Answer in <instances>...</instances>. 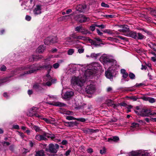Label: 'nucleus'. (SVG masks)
Returning <instances> with one entry per match:
<instances>
[{"mask_svg":"<svg viewBox=\"0 0 156 156\" xmlns=\"http://www.w3.org/2000/svg\"><path fill=\"white\" fill-rule=\"evenodd\" d=\"M70 18V15H68L67 16H63L60 18V19L62 21H66Z\"/></svg>","mask_w":156,"mask_h":156,"instance_id":"2f4dec72","label":"nucleus"},{"mask_svg":"<svg viewBox=\"0 0 156 156\" xmlns=\"http://www.w3.org/2000/svg\"><path fill=\"white\" fill-rule=\"evenodd\" d=\"M59 147V146L57 144L54 145L52 144H50L48 145V149L46 148L45 151L47 152L55 154L57 152Z\"/></svg>","mask_w":156,"mask_h":156,"instance_id":"7ed1b4c3","label":"nucleus"},{"mask_svg":"<svg viewBox=\"0 0 156 156\" xmlns=\"http://www.w3.org/2000/svg\"><path fill=\"white\" fill-rule=\"evenodd\" d=\"M148 46L151 49H153L154 51H156V48L155 47V46L153 45V43H150L148 44Z\"/></svg>","mask_w":156,"mask_h":156,"instance_id":"c9c22d12","label":"nucleus"},{"mask_svg":"<svg viewBox=\"0 0 156 156\" xmlns=\"http://www.w3.org/2000/svg\"><path fill=\"white\" fill-rule=\"evenodd\" d=\"M95 26L96 27H98L99 28H101V29H103L105 27V26H104V25L103 24L98 25H97L96 24H95Z\"/></svg>","mask_w":156,"mask_h":156,"instance_id":"49530a36","label":"nucleus"},{"mask_svg":"<svg viewBox=\"0 0 156 156\" xmlns=\"http://www.w3.org/2000/svg\"><path fill=\"white\" fill-rule=\"evenodd\" d=\"M51 80H48V81L46 83H44V85L45 86V85H47V86H50L51 84L52 83L50 81Z\"/></svg>","mask_w":156,"mask_h":156,"instance_id":"37998d69","label":"nucleus"},{"mask_svg":"<svg viewBox=\"0 0 156 156\" xmlns=\"http://www.w3.org/2000/svg\"><path fill=\"white\" fill-rule=\"evenodd\" d=\"M66 124H67L69 127H73L76 124V122H66Z\"/></svg>","mask_w":156,"mask_h":156,"instance_id":"473e14b6","label":"nucleus"},{"mask_svg":"<svg viewBox=\"0 0 156 156\" xmlns=\"http://www.w3.org/2000/svg\"><path fill=\"white\" fill-rule=\"evenodd\" d=\"M129 156H148L147 152L140 153V151H132L129 153Z\"/></svg>","mask_w":156,"mask_h":156,"instance_id":"9d476101","label":"nucleus"},{"mask_svg":"<svg viewBox=\"0 0 156 156\" xmlns=\"http://www.w3.org/2000/svg\"><path fill=\"white\" fill-rule=\"evenodd\" d=\"M9 80V77H6L3 79L0 80V86L3 83H5Z\"/></svg>","mask_w":156,"mask_h":156,"instance_id":"cd10ccee","label":"nucleus"},{"mask_svg":"<svg viewBox=\"0 0 156 156\" xmlns=\"http://www.w3.org/2000/svg\"><path fill=\"white\" fill-rule=\"evenodd\" d=\"M119 105H120L121 106L125 107H126L127 106V105L126 103L124 102L120 103V104H119Z\"/></svg>","mask_w":156,"mask_h":156,"instance_id":"0e129e2a","label":"nucleus"},{"mask_svg":"<svg viewBox=\"0 0 156 156\" xmlns=\"http://www.w3.org/2000/svg\"><path fill=\"white\" fill-rule=\"evenodd\" d=\"M17 132H18V134L20 136V137L22 138H24V137H25V136L23 134V133L22 132H19L18 131H17Z\"/></svg>","mask_w":156,"mask_h":156,"instance_id":"79ce46f5","label":"nucleus"},{"mask_svg":"<svg viewBox=\"0 0 156 156\" xmlns=\"http://www.w3.org/2000/svg\"><path fill=\"white\" fill-rule=\"evenodd\" d=\"M95 90V88L94 86L92 84L88 85L85 88L86 92L87 94H93Z\"/></svg>","mask_w":156,"mask_h":156,"instance_id":"1a4fd4ad","label":"nucleus"},{"mask_svg":"<svg viewBox=\"0 0 156 156\" xmlns=\"http://www.w3.org/2000/svg\"><path fill=\"white\" fill-rule=\"evenodd\" d=\"M87 151L88 153L91 154L93 152V151L92 148H90L87 149Z\"/></svg>","mask_w":156,"mask_h":156,"instance_id":"09e8293b","label":"nucleus"},{"mask_svg":"<svg viewBox=\"0 0 156 156\" xmlns=\"http://www.w3.org/2000/svg\"><path fill=\"white\" fill-rule=\"evenodd\" d=\"M73 92L71 91H67L64 94L63 98L65 99H68L70 98L73 95Z\"/></svg>","mask_w":156,"mask_h":156,"instance_id":"dca6fc26","label":"nucleus"},{"mask_svg":"<svg viewBox=\"0 0 156 156\" xmlns=\"http://www.w3.org/2000/svg\"><path fill=\"white\" fill-rule=\"evenodd\" d=\"M89 134H92L93 133L97 132L98 131V129H89Z\"/></svg>","mask_w":156,"mask_h":156,"instance_id":"f704fd0d","label":"nucleus"},{"mask_svg":"<svg viewBox=\"0 0 156 156\" xmlns=\"http://www.w3.org/2000/svg\"><path fill=\"white\" fill-rule=\"evenodd\" d=\"M6 69V67L4 65L2 66L0 68V70L2 71H5Z\"/></svg>","mask_w":156,"mask_h":156,"instance_id":"5fc2aeb1","label":"nucleus"},{"mask_svg":"<svg viewBox=\"0 0 156 156\" xmlns=\"http://www.w3.org/2000/svg\"><path fill=\"white\" fill-rule=\"evenodd\" d=\"M151 110L150 109L143 108L141 110L140 113H138V115L142 117H148Z\"/></svg>","mask_w":156,"mask_h":156,"instance_id":"6e6552de","label":"nucleus"},{"mask_svg":"<svg viewBox=\"0 0 156 156\" xmlns=\"http://www.w3.org/2000/svg\"><path fill=\"white\" fill-rule=\"evenodd\" d=\"M84 49L83 48H80L78 49V52L79 53H81L84 52Z\"/></svg>","mask_w":156,"mask_h":156,"instance_id":"338daca9","label":"nucleus"},{"mask_svg":"<svg viewBox=\"0 0 156 156\" xmlns=\"http://www.w3.org/2000/svg\"><path fill=\"white\" fill-rule=\"evenodd\" d=\"M90 69L93 71L94 73L95 74L98 70L101 69V67L99 63L95 62L92 63L90 65Z\"/></svg>","mask_w":156,"mask_h":156,"instance_id":"0eeeda50","label":"nucleus"},{"mask_svg":"<svg viewBox=\"0 0 156 156\" xmlns=\"http://www.w3.org/2000/svg\"><path fill=\"white\" fill-rule=\"evenodd\" d=\"M77 119L78 121L82 122H84L86 121V119L83 118H80L77 119Z\"/></svg>","mask_w":156,"mask_h":156,"instance_id":"4d7b16f0","label":"nucleus"},{"mask_svg":"<svg viewBox=\"0 0 156 156\" xmlns=\"http://www.w3.org/2000/svg\"><path fill=\"white\" fill-rule=\"evenodd\" d=\"M33 88L36 91L41 90L43 89L40 84L38 83H35L33 86Z\"/></svg>","mask_w":156,"mask_h":156,"instance_id":"a211bd4d","label":"nucleus"},{"mask_svg":"<svg viewBox=\"0 0 156 156\" xmlns=\"http://www.w3.org/2000/svg\"><path fill=\"white\" fill-rule=\"evenodd\" d=\"M32 57L33 58V60L37 61L39 60V59H41L43 57L41 55L39 56L34 55L32 56Z\"/></svg>","mask_w":156,"mask_h":156,"instance_id":"bb28decb","label":"nucleus"},{"mask_svg":"<svg viewBox=\"0 0 156 156\" xmlns=\"http://www.w3.org/2000/svg\"><path fill=\"white\" fill-rule=\"evenodd\" d=\"M99 55V54L92 53L90 55V57L92 58H96Z\"/></svg>","mask_w":156,"mask_h":156,"instance_id":"a19ab883","label":"nucleus"},{"mask_svg":"<svg viewBox=\"0 0 156 156\" xmlns=\"http://www.w3.org/2000/svg\"><path fill=\"white\" fill-rule=\"evenodd\" d=\"M58 39L56 37L54 36L52 37H47L45 40L44 44H45L48 45L57 42Z\"/></svg>","mask_w":156,"mask_h":156,"instance_id":"423d86ee","label":"nucleus"},{"mask_svg":"<svg viewBox=\"0 0 156 156\" xmlns=\"http://www.w3.org/2000/svg\"><path fill=\"white\" fill-rule=\"evenodd\" d=\"M121 73L122 74V77L123 78L126 79L127 78L128 76V74L125 69H122L121 70Z\"/></svg>","mask_w":156,"mask_h":156,"instance_id":"b1692460","label":"nucleus"},{"mask_svg":"<svg viewBox=\"0 0 156 156\" xmlns=\"http://www.w3.org/2000/svg\"><path fill=\"white\" fill-rule=\"evenodd\" d=\"M86 8V6L82 5H79L76 7V10L82 12L83 10Z\"/></svg>","mask_w":156,"mask_h":156,"instance_id":"4be33fe9","label":"nucleus"},{"mask_svg":"<svg viewBox=\"0 0 156 156\" xmlns=\"http://www.w3.org/2000/svg\"><path fill=\"white\" fill-rule=\"evenodd\" d=\"M126 35L128 37H131L136 40L137 38V33L136 32L132 31L128 32Z\"/></svg>","mask_w":156,"mask_h":156,"instance_id":"4468645a","label":"nucleus"},{"mask_svg":"<svg viewBox=\"0 0 156 156\" xmlns=\"http://www.w3.org/2000/svg\"><path fill=\"white\" fill-rule=\"evenodd\" d=\"M87 40L89 41V42L92 45H94L95 47L100 46V44H98L96 41H94L91 39H90L89 37H88Z\"/></svg>","mask_w":156,"mask_h":156,"instance_id":"5701e85b","label":"nucleus"},{"mask_svg":"<svg viewBox=\"0 0 156 156\" xmlns=\"http://www.w3.org/2000/svg\"><path fill=\"white\" fill-rule=\"evenodd\" d=\"M105 103L108 106H112L113 101L111 99H108L106 101Z\"/></svg>","mask_w":156,"mask_h":156,"instance_id":"7c9ffc66","label":"nucleus"},{"mask_svg":"<svg viewBox=\"0 0 156 156\" xmlns=\"http://www.w3.org/2000/svg\"><path fill=\"white\" fill-rule=\"evenodd\" d=\"M35 138L36 140L39 141L46 140H47L46 137H44L42 135L40 134L36 135L35 136Z\"/></svg>","mask_w":156,"mask_h":156,"instance_id":"412c9836","label":"nucleus"},{"mask_svg":"<svg viewBox=\"0 0 156 156\" xmlns=\"http://www.w3.org/2000/svg\"><path fill=\"white\" fill-rule=\"evenodd\" d=\"M32 129H34L36 132H39L41 130L39 127L36 126H33Z\"/></svg>","mask_w":156,"mask_h":156,"instance_id":"72a5a7b5","label":"nucleus"},{"mask_svg":"<svg viewBox=\"0 0 156 156\" xmlns=\"http://www.w3.org/2000/svg\"><path fill=\"white\" fill-rule=\"evenodd\" d=\"M38 109L37 108L33 107L29 109L27 112V115L29 116L32 117L34 116V113L36 112Z\"/></svg>","mask_w":156,"mask_h":156,"instance_id":"9b49d317","label":"nucleus"},{"mask_svg":"<svg viewBox=\"0 0 156 156\" xmlns=\"http://www.w3.org/2000/svg\"><path fill=\"white\" fill-rule=\"evenodd\" d=\"M105 75L106 77L110 80H112L113 76L112 73L111 72V70L110 68H109L107 71L105 72Z\"/></svg>","mask_w":156,"mask_h":156,"instance_id":"6ab92c4d","label":"nucleus"},{"mask_svg":"<svg viewBox=\"0 0 156 156\" xmlns=\"http://www.w3.org/2000/svg\"><path fill=\"white\" fill-rule=\"evenodd\" d=\"M101 5L102 6L105 7H109L108 5L105 4L104 2H102L101 4Z\"/></svg>","mask_w":156,"mask_h":156,"instance_id":"6e6d98bb","label":"nucleus"},{"mask_svg":"<svg viewBox=\"0 0 156 156\" xmlns=\"http://www.w3.org/2000/svg\"><path fill=\"white\" fill-rule=\"evenodd\" d=\"M129 76L130 77V79H133L135 78V75L133 73H129Z\"/></svg>","mask_w":156,"mask_h":156,"instance_id":"ea45409f","label":"nucleus"},{"mask_svg":"<svg viewBox=\"0 0 156 156\" xmlns=\"http://www.w3.org/2000/svg\"><path fill=\"white\" fill-rule=\"evenodd\" d=\"M44 152L43 150H41L36 151L35 156H44Z\"/></svg>","mask_w":156,"mask_h":156,"instance_id":"a878e982","label":"nucleus"},{"mask_svg":"<svg viewBox=\"0 0 156 156\" xmlns=\"http://www.w3.org/2000/svg\"><path fill=\"white\" fill-rule=\"evenodd\" d=\"M48 104L50 105L60 107H63L66 105L64 103L59 102H53L52 103L48 102Z\"/></svg>","mask_w":156,"mask_h":156,"instance_id":"f3484780","label":"nucleus"},{"mask_svg":"<svg viewBox=\"0 0 156 156\" xmlns=\"http://www.w3.org/2000/svg\"><path fill=\"white\" fill-rule=\"evenodd\" d=\"M137 38L136 39V40H142L145 37L144 36L140 33H137Z\"/></svg>","mask_w":156,"mask_h":156,"instance_id":"c85d7f7f","label":"nucleus"},{"mask_svg":"<svg viewBox=\"0 0 156 156\" xmlns=\"http://www.w3.org/2000/svg\"><path fill=\"white\" fill-rule=\"evenodd\" d=\"M44 66L45 68L48 69L49 71H50L51 69L52 68L51 65H49L47 66Z\"/></svg>","mask_w":156,"mask_h":156,"instance_id":"864d4df0","label":"nucleus"},{"mask_svg":"<svg viewBox=\"0 0 156 156\" xmlns=\"http://www.w3.org/2000/svg\"><path fill=\"white\" fill-rule=\"evenodd\" d=\"M150 13L151 14L153 15L154 13H156V11L154 9H152L151 8L150 9Z\"/></svg>","mask_w":156,"mask_h":156,"instance_id":"13d9d810","label":"nucleus"},{"mask_svg":"<svg viewBox=\"0 0 156 156\" xmlns=\"http://www.w3.org/2000/svg\"><path fill=\"white\" fill-rule=\"evenodd\" d=\"M3 96L6 98H9V95H8L6 92H5L4 93Z\"/></svg>","mask_w":156,"mask_h":156,"instance_id":"774afa93","label":"nucleus"},{"mask_svg":"<svg viewBox=\"0 0 156 156\" xmlns=\"http://www.w3.org/2000/svg\"><path fill=\"white\" fill-rule=\"evenodd\" d=\"M120 27L122 28V29L119 30L120 32H122L123 33L129 32V28L128 27V26L126 25H121L120 26Z\"/></svg>","mask_w":156,"mask_h":156,"instance_id":"2eb2a0df","label":"nucleus"},{"mask_svg":"<svg viewBox=\"0 0 156 156\" xmlns=\"http://www.w3.org/2000/svg\"><path fill=\"white\" fill-rule=\"evenodd\" d=\"M95 24H94L90 27V29L93 31L95 30Z\"/></svg>","mask_w":156,"mask_h":156,"instance_id":"c03bdc74","label":"nucleus"},{"mask_svg":"<svg viewBox=\"0 0 156 156\" xmlns=\"http://www.w3.org/2000/svg\"><path fill=\"white\" fill-rule=\"evenodd\" d=\"M74 52V50L73 49H69L68 51V54L69 55H72Z\"/></svg>","mask_w":156,"mask_h":156,"instance_id":"4c0bfd02","label":"nucleus"},{"mask_svg":"<svg viewBox=\"0 0 156 156\" xmlns=\"http://www.w3.org/2000/svg\"><path fill=\"white\" fill-rule=\"evenodd\" d=\"M106 152V150L105 147H103L102 150H101L100 151V153L101 154H105Z\"/></svg>","mask_w":156,"mask_h":156,"instance_id":"3c124183","label":"nucleus"},{"mask_svg":"<svg viewBox=\"0 0 156 156\" xmlns=\"http://www.w3.org/2000/svg\"><path fill=\"white\" fill-rule=\"evenodd\" d=\"M93 71H92L90 69H89L86 70L84 73V76L85 78L82 79L81 78L80 79L79 77H73L71 80V83L73 86H78L81 87L83 86V83L86 80V79H88L94 74Z\"/></svg>","mask_w":156,"mask_h":156,"instance_id":"f257e3e1","label":"nucleus"},{"mask_svg":"<svg viewBox=\"0 0 156 156\" xmlns=\"http://www.w3.org/2000/svg\"><path fill=\"white\" fill-rule=\"evenodd\" d=\"M59 66V64L58 63H56L53 65V67L55 69H56L58 68Z\"/></svg>","mask_w":156,"mask_h":156,"instance_id":"a18cd8bd","label":"nucleus"},{"mask_svg":"<svg viewBox=\"0 0 156 156\" xmlns=\"http://www.w3.org/2000/svg\"><path fill=\"white\" fill-rule=\"evenodd\" d=\"M66 118L67 119L69 120H75L76 119V118L71 116H67L66 117Z\"/></svg>","mask_w":156,"mask_h":156,"instance_id":"e433bc0d","label":"nucleus"},{"mask_svg":"<svg viewBox=\"0 0 156 156\" xmlns=\"http://www.w3.org/2000/svg\"><path fill=\"white\" fill-rule=\"evenodd\" d=\"M119 140L118 136H114L112 137L109 138L108 139V141L110 142H112V141L117 142Z\"/></svg>","mask_w":156,"mask_h":156,"instance_id":"393cba45","label":"nucleus"},{"mask_svg":"<svg viewBox=\"0 0 156 156\" xmlns=\"http://www.w3.org/2000/svg\"><path fill=\"white\" fill-rule=\"evenodd\" d=\"M31 19V17L27 15L26 16L25 19L27 21H30V20Z\"/></svg>","mask_w":156,"mask_h":156,"instance_id":"603ef678","label":"nucleus"},{"mask_svg":"<svg viewBox=\"0 0 156 156\" xmlns=\"http://www.w3.org/2000/svg\"><path fill=\"white\" fill-rule=\"evenodd\" d=\"M76 31L78 32H81L82 34L87 35V34H90V33L85 28L83 27L81 25L77 26L75 28Z\"/></svg>","mask_w":156,"mask_h":156,"instance_id":"39448f33","label":"nucleus"},{"mask_svg":"<svg viewBox=\"0 0 156 156\" xmlns=\"http://www.w3.org/2000/svg\"><path fill=\"white\" fill-rule=\"evenodd\" d=\"M145 84L144 83H136V87H139L141 86H144Z\"/></svg>","mask_w":156,"mask_h":156,"instance_id":"e2e57ef3","label":"nucleus"},{"mask_svg":"<svg viewBox=\"0 0 156 156\" xmlns=\"http://www.w3.org/2000/svg\"><path fill=\"white\" fill-rule=\"evenodd\" d=\"M44 50V48L42 45L40 46L37 48V50L39 53H42Z\"/></svg>","mask_w":156,"mask_h":156,"instance_id":"c756f323","label":"nucleus"},{"mask_svg":"<svg viewBox=\"0 0 156 156\" xmlns=\"http://www.w3.org/2000/svg\"><path fill=\"white\" fill-rule=\"evenodd\" d=\"M74 19L80 23L86 22L90 20V19L89 18L82 14L76 15L75 16Z\"/></svg>","mask_w":156,"mask_h":156,"instance_id":"20e7f679","label":"nucleus"},{"mask_svg":"<svg viewBox=\"0 0 156 156\" xmlns=\"http://www.w3.org/2000/svg\"><path fill=\"white\" fill-rule=\"evenodd\" d=\"M139 126V124L135 123L133 122L132 124V126H131V127H133V128H136L138 127Z\"/></svg>","mask_w":156,"mask_h":156,"instance_id":"58836bf2","label":"nucleus"},{"mask_svg":"<svg viewBox=\"0 0 156 156\" xmlns=\"http://www.w3.org/2000/svg\"><path fill=\"white\" fill-rule=\"evenodd\" d=\"M12 129H19V127L18 125H14L13 126L12 128Z\"/></svg>","mask_w":156,"mask_h":156,"instance_id":"69168bd1","label":"nucleus"},{"mask_svg":"<svg viewBox=\"0 0 156 156\" xmlns=\"http://www.w3.org/2000/svg\"><path fill=\"white\" fill-rule=\"evenodd\" d=\"M101 59L104 62H114L115 64H116V62L115 61H113L112 60L108 58L106 55H103L101 58Z\"/></svg>","mask_w":156,"mask_h":156,"instance_id":"ddd939ff","label":"nucleus"},{"mask_svg":"<svg viewBox=\"0 0 156 156\" xmlns=\"http://www.w3.org/2000/svg\"><path fill=\"white\" fill-rule=\"evenodd\" d=\"M104 16L106 18H113L114 17V16L112 15H105Z\"/></svg>","mask_w":156,"mask_h":156,"instance_id":"680f3d73","label":"nucleus"},{"mask_svg":"<svg viewBox=\"0 0 156 156\" xmlns=\"http://www.w3.org/2000/svg\"><path fill=\"white\" fill-rule=\"evenodd\" d=\"M41 5H37L34 10L33 12L35 15H38L41 13Z\"/></svg>","mask_w":156,"mask_h":156,"instance_id":"f8f14e48","label":"nucleus"},{"mask_svg":"<svg viewBox=\"0 0 156 156\" xmlns=\"http://www.w3.org/2000/svg\"><path fill=\"white\" fill-rule=\"evenodd\" d=\"M108 39L109 40L112 41H116V40H117L116 39L111 37H108Z\"/></svg>","mask_w":156,"mask_h":156,"instance_id":"bf43d9fd","label":"nucleus"},{"mask_svg":"<svg viewBox=\"0 0 156 156\" xmlns=\"http://www.w3.org/2000/svg\"><path fill=\"white\" fill-rule=\"evenodd\" d=\"M148 101L151 103H153L155 102V100L154 98H152L149 97Z\"/></svg>","mask_w":156,"mask_h":156,"instance_id":"de8ad7c7","label":"nucleus"},{"mask_svg":"<svg viewBox=\"0 0 156 156\" xmlns=\"http://www.w3.org/2000/svg\"><path fill=\"white\" fill-rule=\"evenodd\" d=\"M21 70H24L25 71L23 74V76H26L28 74L34 73L38 69L36 68L34 65H28L26 66H23L21 68Z\"/></svg>","mask_w":156,"mask_h":156,"instance_id":"f03ea898","label":"nucleus"},{"mask_svg":"<svg viewBox=\"0 0 156 156\" xmlns=\"http://www.w3.org/2000/svg\"><path fill=\"white\" fill-rule=\"evenodd\" d=\"M76 107H75V108H76L80 109L82 108L83 107V106L82 105H79V104L77 105V103H76Z\"/></svg>","mask_w":156,"mask_h":156,"instance_id":"8fccbe9b","label":"nucleus"},{"mask_svg":"<svg viewBox=\"0 0 156 156\" xmlns=\"http://www.w3.org/2000/svg\"><path fill=\"white\" fill-rule=\"evenodd\" d=\"M130 98L133 100V101H136L138 99V98L135 96H132L130 97Z\"/></svg>","mask_w":156,"mask_h":156,"instance_id":"052dcab7","label":"nucleus"},{"mask_svg":"<svg viewBox=\"0 0 156 156\" xmlns=\"http://www.w3.org/2000/svg\"><path fill=\"white\" fill-rule=\"evenodd\" d=\"M88 37L83 36L81 35H79L73 37L74 39L81 40H83L84 41H86L87 40Z\"/></svg>","mask_w":156,"mask_h":156,"instance_id":"aec40b11","label":"nucleus"}]
</instances>
